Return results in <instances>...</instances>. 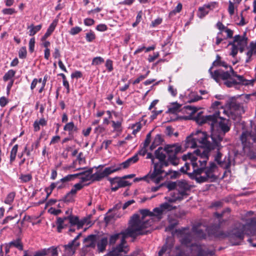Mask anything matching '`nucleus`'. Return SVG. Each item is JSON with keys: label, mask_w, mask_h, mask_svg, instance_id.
<instances>
[{"label": "nucleus", "mask_w": 256, "mask_h": 256, "mask_svg": "<svg viewBox=\"0 0 256 256\" xmlns=\"http://www.w3.org/2000/svg\"><path fill=\"white\" fill-rule=\"evenodd\" d=\"M150 110L152 112V114L150 115V119L152 120L155 119L156 116L160 114V110H156V109H152Z\"/></svg>", "instance_id": "nucleus-59"}, {"label": "nucleus", "mask_w": 256, "mask_h": 256, "mask_svg": "<svg viewBox=\"0 0 256 256\" xmlns=\"http://www.w3.org/2000/svg\"><path fill=\"white\" fill-rule=\"evenodd\" d=\"M118 186L120 188L126 186L130 184L128 182L122 180H118Z\"/></svg>", "instance_id": "nucleus-62"}, {"label": "nucleus", "mask_w": 256, "mask_h": 256, "mask_svg": "<svg viewBox=\"0 0 256 256\" xmlns=\"http://www.w3.org/2000/svg\"><path fill=\"white\" fill-rule=\"evenodd\" d=\"M90 248L88 246H86V244L82 248L81 252H80V256H85L86 254L90 251Z\"/></svg>", "instance_id": "nucleus-61"}, {"label": "nucleus", "mask_w": 256, "mask_h": 256, "mask_svg": "<svg viewBox=\"0 0 256 256\" xmlns=\"http://www.w3.org/2000/svg\"><path fill=\"white\" fill-rule=\"evenodd\" d=\"M240 108V105L232 103L230 106V113L231 115L233 114V110H238Z\"/></svg>", "instance_id": "nucleus-58"}, {"label": "nucleus", "mask_w": 256, "mask_h": 256, "mask_svg": "<svg viewBox=\"0 0 256 256\" xmlns=\"http://www.w3.org/2000/svg\"><path fill=\"white\" fill-rule=\"evenodd\" d=\"M196 142L198 144L201 148H198L196 150H200L202 152H207V156L208 158L209 152L212 149L217 148H215V141L210 140V136H208L206 132L201 131H198L196 134L192 136Z\"/></svg>", "instance_id": "nucleus-9"}, {"label": "nucleus", "mask_w": 256, "mask_h": 256, "mask_svg": "<svg viewBox=\"0 0 256 256\" xmlns=\"http://www.w3.org/2000/svg\"><path fill=\"white\" fill-rule=\"evenodd\" d=\"M192 119L199 125L208 124L211 130L210 140L215 141V148H222L221 142L230 129L231 123L228 119L220 116L218 110L207 116L203 115V112H200Z\"/></svg>", "instance_id": "nucleus-1"}, {"label": "nucleus", "mask_w": 256, "mask_h": 256, "mask_svg": "<svg viewBox=\"0 0 256 256\" xmlns=\"http://www.w3.org/2000/svg\"><path fill=\"white\" fill-rule=\"evenodd\" d=\"M32 178L31 174H21L19 177L20 182L22 183H26L30 181Z\"/></svg>", "instance_id": "nucleus-38"}, {"label": "nucleus", "mask_w": 256, "mask_h": 256, "mask_svg": "<svg viewBox=\"0 0 256 256\" xmlns=\"http://www.w3.org/2000/svg\"><path fill=\"white\" fill-rule=\"evenodd\" d=\"M154 132V129L150 130L146 136V138L142 144V148L138 150V154L144 156L147 152V147L150 145L151 141H152V132Z\"/></svg>", "instance_id": "nucleus-20"}, {"label": "nucleus", "mask_w": 256, "mask_h": 256, "mask_svg": "<svg viewBox=\"0 0 256 256\" xmlns=\"http://www.w3.org/2000/svg\"><path fill=\"white\" fill-rule=\"evenodd\" d=\"M248 40V38L246 37L243 38L240 41L236 42V45L238 46V47L243 46H247Z\"/></svg>", "instance_id": "nucleus-60"}, {"label": "nucleus", "mask_w": 256, "mask_h": 256, "mask_svg": "<svg viewBox=\"0 0 256 256\" xmlns=\"http://www.w3.org/2000/svg\"><path fill=\"white\" fill-rule=\"evenodd\" d=\"M192 186L185 180H177V190L176 192L178 196H182L184 198V196H186V192L190 190Z\"/></svg>", "instance_id": "nucleus-16"}, {"label": "nucleus", "mask_w": 256, "mask_h": 256, "mask_svg": "<svg viewBox=\"0 0 256 256\" xmlns=\"http://www.w3.org/2000/svg\"><path fill=\"white\" fill-rule=\"evenodd\" d=\"M216 4V2H210L208 4H204V8H206L207 10H208L209 12L210 10H212L214 8Z\"/></svg>", "instance_id": "nucleus-50"}, {"label": "nucleus", "mask_w": 256, "mask_h": 256, "mask_svg": "<svg viewBox=\"0 0 256 256\" xmlns=\"http://www.w3.org/2000/svg\"><path fill=\"white\" fill-rule=\"evenodd\" d=\"M111 122L112 123V126L114 128V130H116V131L120 130L121 124H122L120 122V121L115 122V121L112 120Z\"/></svg>", "instance_id": "nucleus-47"}, {"label": "nucleus", "mask_w": 256, "mask_h": 256, "mask_svg": "<svg viewBox=\"0 0 256 256\" xmlns=\"http://www.w3.org/2000/svg\"><path fill=\"white\" fill-rule=\"evenodd\" d=\"M97 234H90L84 240V242L90 248L94 249L96 247Z\"/></svg>", "instance_id": "nucleus-22"}, {"label": "nucleus", "mask_w": 256, "mask_h": 256, "mask_svg": "<svg viewBox=\"0 0 256 256\" xmlns=\"http://www.w3.org/2000/svg\"><path fill=\"white\" fill-rule=\"evenodd\" d=\"M117 171H118V168H116V165L107 167L103 170H98L92 174V180L94 181H100L104 178Z\"/></svg>", "instance_id": "nucleus-13"}, {"label": "nucleus", "mask_w": 256, "mask_h": 256, "mask_svg": "<svg viewBox=\"0 0 256 256\" xmlns=\"http://www.w3.org/2000/svg\"><path fill=\"white\" fill-rule=\"evenodd\" d=\"M182 245V248L176 256H206L214 254V251L206 250L202 245L197 243L190 244L188 246Z\"/></svg>", "instance_id": "nucleus-8"}, {"label": "nucleus", "mask_w": 256, "mask_h": 256, "mask_svg": "<svg viewBox=\"0 0 256 256\" xmlns=\"http://www.w3.org/2000/svg\"><path fill=\"white\" fill-rule=\"evenodd\" d=\"M149 71H148L145 74L140 75L137 78H136L133 82L134 84H138L140 81L145 79L148 74Z\"/></svg>", "instance_id": "nucleus-46"}, {"label": "nucleus", "mask_w": 256, "mask_h": 256, "mask_svg": "<svg viewBox=\"0 0 256 256\" xmlns=\"http://www.w3.org/2000/svg\"><path fill=\"white\" fill-rule=\"evenodd\" d=\"M64 130L68 132L69 134L71 135L73 132H77L78 128L74 124L73 122H70L64 126Z\"/></svg>", "instance_id": "nucleus-29"}, {"label": "nucleus", "mask_w": 256, "mask_h": 256, "mask_svg": "<svg viewBox=\"0 0 256 256\" xmlns=\"http://www.w3.org/2000/svg\"><path fill=\"white\" fill-rule=\"evenodd\" d=\"M27 56V51L26 46L22 47L18 51V56L20 59L26 58Z\"/></svg>", "instance_id": "nucleus-43"}, {"label": "nucleus", "mask_w": 256, "mask_h": 256, "mask_svg": "<svg viewBox=\"0 0 256 256\" xmlns=\"http://www.w3.org/2000/svg\"><path fill=\"white\" fill-rule=\"evenodd\" d=\"M202 224H198L194 225L192 228V232H186L189 230L188 227L182 228L176 230V232L180 234V242L181 244L186 246L191 244L194 236L193 234L200 238H205L206 234L204 230L200 228Z\"/></svg>", "instance_id": "nucleus-7"}, {"label": "nucleus", "mask_w": 256, "mask_h": 256, "mask_svg": "<svg viewBox=\"0 0 256 256\" xmlns=\"http://www.w3.org/2000/svg\"><path fill=\"white\" fill-rule=\"evenodd\" d=\"M66 220H69V223L72 226H74L76 225V223L78 222V218L77 216H66L64 218H58L56 222L58 232H60L66 226V224L64 223Z\"/></svg>", "instance_id": "nucleus-15"}, {"label": "nucleus", "mask_w": 256, "mask_h": 256, "mask_svg": "<svg viewBox=\"0 0 256 256\" xmlns=\"http://www.w3.org/2000/svg\"><path fill=\"white\" fill-rule=\"evenodd\" d=\"M160 134H156L153 139L150 150L152 151L157 146L158 148L155 150L154 154L148 152L146 158L150 159L154 164V169L151 170L146 175L141 177L140 180H144L148 182H153L158 184L160 182Z\"/></svg>", "instance_id": "nucleus-5"}, {"label": "nucleus", "mask_w": 256, "mask_h": 256, "mask_svg": "<svg viewBox=\"0 0 256 256\" xmlns=\"http://www.w3.org/2000/svg\"><path fill=\"white\" fill-rule=\"evenodd\" d=\"M48 255L49 254H51L52 256H56L58 255V250L57 248L54 247H51L48 249Z\"/></svg>", "instance_id": "nucleus-53"}, {"label": "nucleus", "mask_w": 256, "mask_h": 256, "mask_svg": "<svg viewBox=\"0 0 256 256\" xmlns=\"http://www.w3.org/2000/svg\"><path fill=\"white\" fill-rule=\"evenodd\" d=\"M16 72L13 70H10L4 76L3 80L4 82L8 81V80H13L12 78L14 76Z\"/></svg>", "instance_id": "nucleus-37"}, {"label": "nucleus", "mask_w": 256, "mask_h": 256, "mask_svg": "<svg viewBox=\"0 0 256 256\" xmlns=\"http://www.w3.org/2000/svg\"><path fill=\"white\" fill-rule=\"evenodd\" d=\"M104 62V59L100 56L95 57L93 58L92 65L97 66L100 64Z\"/></svg>", "instance_id": "nucleus-44"}, {"label": "nucleus", "mask_w": 256, "mask_h": 256, "mask_svg": "<svg viewBox=\"0 0 256 256\" xmlns=\"http://www.w3.org/2000/svg\"><path fill=\"white\" fill-rule=\"evenodd\" d=\"M196 150L194 152V154L189 152L186 154L183 155L182 158L184 161H186L188 160H190L193 168L198 167L199 164L198 160H200V156L196 154Z\"/></svg>", "instance_id": "nucleus-18"}, {"label": "nucleus", "mask_w": 256, "mask_h": 256, "mask_svg": "<svg viewBox=\"0 0 256 256\" xmlns=\"http://www.w3.org/2000/svg\"><path fill=\"white\" fill-rule=\"evenodd\" d=\"M129 248L126 244L124 238L121 240L120 244L112 248V250L108 252L109 256H124L129 251Z\"/></svg>", "instance_id": "nucleus-12"}, {"label": "nucleus", "mask_w": 256, "mask_h": 256, "mask_svg": "<svg viewBox=\"0 0 256 256\" xmlns=\"http://www.w3.org/2000/svg\"><path fill=\"white\" fill-rule=\"evenodd\" d=\"M57 22L56 21H54L48 26L46 32L44 34L42 37L41 41L45 40L46 38L50 36L52 34L56 26Z\"/></svg>", "instance_id": "nucleus-26"}, {"label": "nucleus", "mask_w": 256, "mask_h": 256, "mask_svg": "<svg viewBox=\"0 0 256 256\" xmlns=\"http://www.w3.org/2000/svg\"><path fill=\"white\" fill-rule=\"evenodd\" d=\"M138 160V154H135L132 157L128 158L126 161L116 166V168H118V170L122 168H126L132 164L136 163Z\"/></svg>", "instance_id": "nucleus-21"}, {"label": "nucleus", "mask_w": 256, "mask_h": 256, "mask_svg": "<svg viewBox=\"0 0 256 256\" xmlns=\"http://www.w3.org/2000/svg\"><path fill=\"white\" fill-rule=\"evenodd\" d=\"M180 106V104H178L177 102H176L174 104H173L172 105L170 108H168V111L170 113L175 114L179 110Z\"/></svg>", "instance_id": "nucleus-42"}, {"label": "nucleus", "mask_w": 256, "mask_h": 256, "mask_svg": "<svg viewBox=\"0 0 256 256\" xmlns=\"http://www.w3.org/2000/svg\"><path fill=\"white\" fill-rule=\"evenodd\" d=\"M92 170H90L87 172H81L82 174L80 176H81L80 178L82 182H86L90 180H92Z\"/></svg>", "instance_id": "nucleus-34"}, {"label": "nucleus", "mask_w": 256, "mask_h": 256, "mask_svg": "<svg viewBox=\"0 0 256 256\" xmlns=\"http://www.w3.org/2000/svg\"><path fill=\"white\" fill-rule=\"evenodd\" d=\"M107 28V26L104 24H100L96 27V30L100 32H104Z\"/></svg>", "instance_id": "nucleus-63"}, {"label": "nucleus", "mask_w": 256, "mask_h": 256, "mask_svg": "<svg viewBox=\"0 0 256 256\" xmlns=\"http://www.w3.org/2000/svg\"><path fill=\"white\" fill-rule=\"evenodd\" d=\"M83 187L84 186L80 182L75 184L70 191L66 194L62 200L67 202H73L74 196L76 194L77 192L82 189Z\"/></svg>", "instance_id": "nucleus-17"}, {"label": "nucleus", "mask_w": 256, "mask_h": 256, "mask_svg": "<svg viewBox=\"0 0 256 256\" xmlns=\"http://www.w3.org/2000/svg\"><path fill=\"white\" fill-rule=\"evenodd\" d=\"M18 150V145L15 144L12 148L10 154V162L12 163L16 159Z\"/></svg>", "instance_id": "nucleus-40"}, {"label": "nucleus", "mask_w": 256, "mask_h": 256, "mask_svg": "<svg viewBox=\"0 0 256 256\" xmlns=\"http://www.w3.org/2000/svg\"><path fill=\"white\" fill-rule=\"evenodd\" d=\"M182 4L181 3H178L175 8L170 12V16H172L176 14V13L180 12L182 9Z\"/></svg>", "instance_id": "nucleus-45"}, {"label": "nucleus", "mask_w": 256, "mask_h": 256, "mask_svg": "<svg viewBox=\"0 0 256 256\" xmlns=\"http://www.w3.org/2000/svg\"><path fill=\"white\" fill-rule=\"evenodd\" d=\"M217 168V166L214 162H211L210 163V165L208 166H205V168L204 169V173H206L209 175H215L214 174V172Z\"/></svg>", "instance_id": "nucleus-31"}, {"label": "nucleus", "mask_w": 256, "mask_h": 256, "mask_svg": "<svg viewBox=\"0 0 256 256\" xmlns=\"http://www.w3.org/2000/svg\"><path fill=\"white\" fill-rule=\"evenodd\" d=\"M212 66L208 70L211 77L218 83L220 80H224V84L228 88L236 86L238 84L244 86H253L254 80H248L242 76L238 75L232 66H230V70L224 72L219 69L212 72Z\"/></svg>", "instance_id": "nucleus-3"}, {"label": "nucleus", "mask_w": 256, "mask_h": 256, "mask_svg": "<svg viewBox=\"0 0 256 256\" xmlns=\"http://www.w3.org/2000/svg\"><path fill=\"white\" fill-rule=\"evenodd\" d=\"M42 28V25L41 24L34 26V24H31L30 26L28 27V29L29 30V35L30 36H33L35 34H36L38 32H39Z\"/></svg>", "instance_id": "nucleus-32"}, {"label": "nucleus", "mask_w": 256, "mask_h": 256, "mask_svg": "<svg viewBox=\"0 0 256 256\" xmlns=\"http://www.w3.org/2000/svg\"><path fill=\"white\" fill-rule=\"evenodd\" d=\"M245 228V226L244 224L240 225V229L238 230H234V234L236 237L239 239L242 240L244 237V231Z\"/></svg>", "instance_id": "nucleus-36"}, {"label": "nucleus", "mask_w": 256, "mask_h": 256, "mask_svg": "<svg viewBox=\"0 0 256 256\" xmlns=\"http://www.w3.org/2000/svg\"><path fill=\"white\" fill-rule=\"evenodd\" d=\"M238 46L234 45V46H232L231 48L230 55L232 56L233 58L235 57L238 52Z\"/></svg>", "instance_id": "nucleus-56"}, {"label": "nucleus", "mask_w": 256, "mask_h": 256, "mask_svg": "<svg viewBox=\"0 0 256 256\" xmlns=\"http://www.w3.org/2000/svg\"><path fill=\"white\" fill-rule=\"evenodd\" d=\"M185 146L186 148H195L197 146H200L192 135L186 138L185 140Z\"/></svg>", "instance_id": "nucleus-27"}, {"label": "nucleus", "mask_w": 256, "mask_h": 256, "mask_svg": "<svg viewBox=\"0 0 256 256\" xmlns=\"http://www.w3.org/2000/svg\"><path fill=\"white\" fill-rule=\"evenodd\" d=\"M86 38L87 42H91L94 40L95 39V38H96L95 34H94V33L93 32H88L86 34Z\"/></svg>", "instance_id": "nucleus-52"}, {"label": "nucleus", "mask_w": 256, "mask_h": 256, "mask_svg": "<svg viewBox=\"0 0 256 256\" xmlns=\"http://www.w3.org/2000/svg\"><path fill=\"white\" fill-rule=\"evenodd\" d=\"M122 208V203L120 202L116 204L112 208L108 210V212H112V214L110 216L111 218H114L115 217H120V216H117V212L120 209Z\"/></svg>", "instance_id": "nucleus-33"}, {"label": "nucleus", "mask_w": 256, "mask_h": 256, "mask_svg": "<svg viewBox=\"0 0 256 256\" xmlns=\"http://www.w3.org/2000/svg\"><path fill=\"white\" fill-rule=\"evenodd\" d=\"M165 198L168 203L175 202L176 201H180L183 200L182 196H178L177 193L171 192L170 196L165 197Z\"/></svg>", "instance_id": "nucleus-28"}, {"label": "nucleus", "mask_w": 256, "mask_h": 256, "mask_svg": "<svg viewBox=\"0 0 256 256\" xmlns=\"http://www.w3.org/2000/svg\"><path fill=\"white\" fill-rule=\"evenodd\" d=\"M198 11L200 12V18L204 17L208 14V10H207L206 8H204V6L198 8Z\"/></svg>", "instance_id": "nucleus-48"}, {"label": "nucleus", "mask_w": 256, "mask_h": 256, "mask_svg": "<svg viewBox=\"0 0 256 256\" xmlns=\"http://www.w3.org/2000/svg\"><path fill=\"white\" fill-rule=\"evenodd\" d=\"M126 231H127V229L124 232H122L118 233V234H114L111 235L110 238V239H109L110 244H115L116 242L118 239H120V240H121L122 238H124V240H125L126 238L127 237H128V236L132 237V236L127 235L126 234ZM132 238H134V237L132 236Z\"/></svg>", "instance_id": "nucleus-23"}, {"label": "nucleus", "mask_w": 256, "mask_h": 256, "mask_svg": "<svg viewBox=\"0 0 256 256\" xmlns=\"http://www.w3.org/2000/svg\"><path fill=\"white\" fill-rule=\"evenodd\" d=\"M216 27L219 30L216 37V45L218 46L224 40L232 38L234 31L226 26L222 22L218 21L216 24Z\"/></svg>", "instance_id": "nucleus-11"}, {"label": "nucleus", "mask_w": 256, "mask_h": 256, "mask_svg": "<svg viewBox=\"0 0 256 256\" xmlns=\"http://www.w3.org/2000/svg\"><path fill=\"white\" fill-rule=\"evenodd\" d=\"M166 187L169 190H172L175 188L177 190V181L168 182L166 184Z\"/></svg>", "instance_id": "nucleus-57"}, {"label": "nucleus", "mask_w": 256, "mask_h": 256, "mask_svg": "<svg viewBox=\"0 0 256 256\" xmlns=\"http://www.w3.org/2000/svg\"><path fill=\"white\" fill-rule=\"evenodd\" d=\"M82 30V28L79 26H75L72 28L70 31V34L72 35H76Z\"/></svg>", "instance_id": "nucleus-51"}, {"label": "nucleus", "mask_w": 256, "mask_h": 256, "mask_svg": "<svg viewBox=\"0 0 256 256\" xmlns=\"http://www.w3.org/2000/svg\"><path fill=\"white\" fill-rule=\"evenodd\" d=\"M240 140L244 151L250 152L254 147V144L256 143V132L254 130L250 132L244 131L240 135Z\"/></svg>", "instance_id": "nucleus-10"}, {"label": "nucleus", "mask_w": 256, "mask_h": 256, "mask_svg": "<svg viewBox=\"0 0 256 256\" xmlns=\"http://www.w3.org/2000/svg\"><path fill=\"white\" fill-rule=\"evenodd\" d=\"M94 20L90 18H86L84 20V24L86 26H90L94 24Z\"/></svg>", "instance_id": "nucleus-64"}, {"label": "nucleus", "mask_w": 256, "mask_h": 256, "mask_svg": "<svg viewBox=\"0 0 256 256\" xmlns=\"http://www.w3.org/2000/svg\"><path fill=\"white\" fill-rule=\"evenodd\" d=\"M46 124L47 121L44 118H41L39 120H35L33 124L34 131H39L40 130V126H44Z\"/></svg>", "instance_id": "nucleus-30"}, {"label": "nucleus", "mask_w": 256, "mask_h": 256, "mask_svg": "<svg viewBox=\"0 0 256 256\" xmlns=\"http://www.w3.org/2000/svg\"><path fill=\"white\" fill-rule=\"evenodd\" d=\"M168 154L167 160H165L166 155L161 152V178L163 176H166L167 178H176L180 174V172L176 170L168 169V170H162L164 166H167L169 164L176 166L178 164L180 159L176 154L181 150V146L178 144H167L164 148Z\"/></svg>", "instance_id": "nucleus-4"}, {"label": "nucleus", "mask_w": 256, "mask_h": 256, "mask_svg": "<svg viewBox=\"0 0 256 256\" xmlns=\"http://www.w3.org/2000/svg\"><path fill=\"white\" fill-rule=\"evenodd\" d=\"M196 154L200 156L198 160V166L194 168L192 173H188V176L192 180H195L196 182L201 184L206 182H214L218 178L216 175H209L205 173V176H201L200 174L204 172V169L208 160L207 152H202L200 150H196Z\"/></svg>", "instance_id": "nucleus-6"}, {"label": "nucleus", "mask_w": 256, "mask_h": 256, "mask_svg": "<svg viewBox=\"0 0 256 256\" xmlns=\"http://www.w3.org/2000/svg\"><path fill=\"white\" fill-rule=\"evenodd\" d=\"M8 245L10 246L16 248L19 250H22L23 248V246L20 238L10 242Z\"/></svg>", "instance_id": "nucleus-35"}, {"label": "nucleus", "mask_w": 256, "mask_h": 256, "mask_svg": "<svg viewBox=\"0 0 256 256\" xmlns=\"http://www.w3.org/2000/svg\"><path fill=\"white\" fill-rule=\"evenodd\" d=\"M140 213L135 214L130 218V225L126 234L136 238L145 234L144 230L151 226L154 223L160 220V207H157L150 212L148 209H140Z\"/></svg>", "instance_id": "nucleus-2"}, {"label": "nucleus", "mask_w": 256, "mask_h": 256, "mask_svg": "<svg viewBox=\"0 0 256 256\" xmlns=\"http://www.w3.org/2000/svg\"><path fill=\"white\" fill-rule=\"evenodd\" d=\"M64 253L62 256H72L76 252L78 246H75L74 244L70 242L68 244L64 246Z\"/></svg>", "instance_id": "nucleus-24"}, {"label": "nucleus", "mask_w": 256, "mask_h": 256, "mask_svg": "<svg viewBox=\"0 0 256 256\" xmlns=\"http://www.w3.org/2000/svg\"><path fill=\"white\" fill-rule=\"evenodd\" d=\"M15 196H16L15 192H11L9 193L7 195V196L4 201V202L6 204H11L13 202Z\"/></svg>", "instance_id": "nucleus-39"}, {"label": "nucleus", "mask_w": 256, "mask_h": 256, "mask_svg": "<svg viewBox=\"0 0 256 256\" xmlns=\"http://www.w3.org/2000/svg\"><path fill=\"white\" fill-rule=\"evenodd\" d=\"M228 12L230 16L233 15L234 13V4L230 0L228 2Z\"/></svg>", "instance_id": "nucleus-55"}, {"label": "nucleus", "mask_w": 256, "mask_h": 256, "mask_svg": "<svg viewBox=\"0 0 256 256\" xmlns=\"http://www.w3.org/2000/svg\"><path fill=\"white\" fill-rule=\"evenodd\" d=\"M82 173H78L74 174H68L62 178H61V182H62L65 186H68V183L74 180L75 178H78Z\"/></svg>", "instance_id": "nucleus-25"}, {"label": "nucleus", "mask_w": 256, "mask_h": 256, "mask_svg": "<svg viewBox=\"0 0 256 256\" xmlns=\"http://www.w3.org/2000/svg\"><path fill=\"white\" fill-rule=\"evenodd\" d=\"M35 45V38H32L30 39L28 43V47H29V51L30 52L32 53L34 51Z\"/></svg>", "instance_id": "nucleus-49"}, {"label": "nucleus", "mask_w": 256, "mask_h": 256, "mask_svg": "<svg viewBox=\"0 0 256 256\" xmlns=\"http://www.w3.org/2000/svg\"><path fill=\"white\" fill-rule=\"evenodd\" d=\"M108 244V238L106 236H100L98 235L96 242L97 251L98 252H103L105 251Z\"/></svg>", "instance_id": "nucleus-19"}, {"label": "nucleus", "mask_w": 256, "mask_h": 256, "mask_svg": "<svg viewBox=\"0 0 256 256\" xmlns=\"http://www.w3.org/2000/svg\"><path fill=\"white\" fill-rule=\"evenodd\" d=\"M222 148H220L218 150L217 148L212 149L211 150H216L217 154L214 157V160L217 162L218 164L223 168L228 170L232 165V160L230 156L228 154V156H226L224 160H221L222 154L220 152V150Z\"/></svg>", "instance_id": "nucleus-14"}, {"label": "nucleus", "mask_w": 256, "mask_h": 256, "mask_svg": "<svg viewBox=\"0 0 256 256\" xmlns=\"http://www.w3.org/2000/svg\"><path fill=\"white\" fill-rule=\"evenodd\" d=\"M176 208V206H173L168 202L161 204V214L164 210H171Z\"/></svg>", "instance_id": "nucleus-41"}, {"label": "nucleus", "mask_w": 256, "mask_h": 256, "mask_svg": "<svg viewBox=\"0 0 256 256\" xmlns=\"http://www.w3.org/2000/svg\"><path fill=\"white\" fill-rule=\"evenodd\" d=\"M2 13L4 14H10L12 15L16 12V10L12 8H4L2 10Z\"/></svg>", "instance_id": "nucleus-54"}]
</instances>
